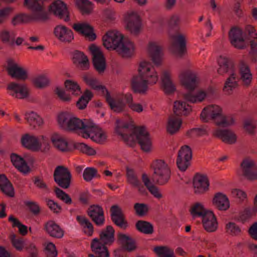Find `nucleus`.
<instances>
[{"mask_svg": "<svg viewBox=\"0 0 257 257\" xmlns=\"http://www.w3.org/2000/svg\"><path fill=\"white\" fill-rule=\"evenodd\" d=\"M118 135L128 144L132 146L137 141L144 152H149L152 143L148 132L144 127H136L132 122L118 125L116 130Z\"/></svg>", "mask_w": 257, "mask_h": 257, "instance_id": "obj_1", "label": "nucleus"}, {"mask_svg": "<svg viewBox=\"0 0 257 257\" xmlns=\"http://www.w3.org/2000/svg\"><path fill=\"white\" fill-rule=\"evenodd\" d=\"M139 74L134 76L131 81V86L136 93L144 94L148 89L149 84H155L158 80L156 70L146 61L140 63Z\"/></svg>", "mask_w": 257, "mask_h": 257, "instance_id": "obj_2", "label": "nucleus"}, {"mask_svg": "<svg viewBox=\"0 0 257 257\" xmlns=\"http://www.w3.org/2000/svg\"><path fill=\"white\" fill-rule=\"evenodd\" d=\"M102 41L106 49L115 50L123 57H130L133 54L134 44L122 33H105L102 37Z\"/></svg>", "mask_w": 257, "mask_h": 257, "instance_id": "obj_3", "label": "nucleus"}, {"mask_svg": "<svg viewBox=\"0 0 257 257\" xmlns=\"http://www.w3.org/2000/svg\"><path fill=\"white\" fill-rule=\"evenodd\" d=\"M84 81L92 89L97 91H101L103 93H106L105 99L111 109L116 112H120L124 111L126 107L125 102L130 106V104L133 102L132 94H128L121 98H112L108 93L106 89L100 84L98 81L93 77L87 76L84 77Z\"/></svg>", "mask_w": 257, "mask_h": 257, "instance_id": "obj_4", "label": "nucleus"}, {"mask_svg": "<svg viewBox=\"0 0 257 257\" xmlns=\"http://www.w3.org/2000/svg\"><path fill=\"white\" fill-rule=\"evenodd\" d=\"M180 81L184 87L189 91L184 95V99L189 103H194L202 101L206 96L203 91L192 93L198 85L199 79L196 74L189 70L181 71L179 75Z\"/></svg>", "mask_w": 257, "mask_h": 257, "instance_id": "obj_5", "label": "nucleus"}, {"mask_svg": "<svg viewBox=\"0 0 257 257\" xmlns=\"http://www.w3.org/2000/svg\"><path fill=\"white\" fill-rule=\"evenodd\" d=\"M231 44L235 48L243 49L250 46L249 52L251 61H257V33H228Z\"/></svg>", "mask_w": 257, "mask_h": 257, "instance_id": "obj_6", "label": "nucleus"}, {"mask_svg": "<svg viewBox=\"0 0 257 257\" xmlns=\"http://www.w3.org/2000/svg\"><path fill=\"white\" fill-rule=\"evenodd\" d=\"M200 118L204 122L212 120L217 125L222 127H227L235 122L232 115H223L221 108L217 105H210L205 107L200 114Z\"/></svg>", "mask_w": 257, "mask_h": 257, "instance_id": "obj_7", "label": "nucleus"}, {"mask_svg": "<svg viewBox=\"0 0 257 257\" xmlns=\"http://www.w3.org/2000/svg\"><path fill=\"white\" fill-rule=\"evenodd\" d=\"M58 121L61 126L65 130L80 131L82 136L87 129L92 131L94 129L92 127V121L85 119L83 121L67 112L60 113L58 117Z\"/></svg>", "mask_w": 257, "mask_h": 257, "instance_id": "obj_8", "label": "nucleus"}, {"mask_svg": "<svg viewBox=\"0 0 257 257\" xmlns=\"http://www.w3.org/2000/svg\"><path fill=\"white\" fill-rule=\"evenodd\" d=\"M114 230L111 226H107L106 229L101 231L100 233L99 241L95 238L91 242V246L92 251L98 257H109V253L107 247L104 244H111L114 241Z\"/></svg>", "mask_w": 257, "mask_h": 257, "instance_id": "obj_9", "label": "nucleus"}, {"mask_svg": "<svg viewBox=\"0 0 257 257\" xmlns=\"http://www.w3.org/2000/svg\"><path fill=\"white\" fill-rule=\"evenodd\" d=\"M218 64L219 67L217 71L219 74L222 75L225 73L230 74L223 88L224 91L230 93V91L237 86V82L239 80L235 73L234 64L228 58L222 56L218 59Z\"/></svg>", "mask_w": 257, "mask_h": 257, "instance_id": "obj_10", "label": "nucleus"}, {"mask_svg": "<svg viewBox=\"0 0 257 257\" xmlns=\"http://www.w3.org/2000/svg\"><path fill=\"white\" fill-rule=\"evenodd\" d=\"M191 106L186 102L180 100L176 101L174 104V115L169 117L167 126V131L171 134L177 132L182 124V120L179 117L180 115H187L191 111Z\"/></svg>", "mask_w": 257, "mask_h": 257, "instance_id": "obj_11", "label": "nucleus"}, {"mask_svg": "<svg viewBox=\"0 0 257 257\" xmlns=\"http://www.w3.org/2000/svg\"><path fill=\"white\" fill-rule=\"evenodd\" d=\"M54 146L62 152L71 151L74 149L80 150L89 155L95 154V151L87 145L82 143L68 142L64 138L58 134H54L51 137Z\"/></svg>", "mask_w": 257, "mask_h": 257, "instance_id": "obj_12", "label": "nucleus"}, {"mask_svg": "<svg viewBox=\"0 0 257 257\" xmlns=\"http://www.w3.org/2000/svg\"><path fill=\"white\" fill-rule=\"evenodd\" d=\"M194 217H202L204 229L208 232L214 231L217 227L216 218L211 211H207L200 203H196L191 209Z\"/></svg>", "mask_w": 257, "mask_h": 257, "instance_id": "obj_13", "label": "nucleus"}, {"mask_svg": "<svg viewBox=\"0 0 257 257\" xmlns=\"http://www.w3.org/2000/svg\"><path fill=\"white\" fill-rule=\"evenodd\" d=\"M21 143L24 147L35 151L42 149H43L44 151H46L49 149L50 145L47 138L43 136L37 138L28 134L22 137Z\"/></svg>", "mask_w": 257, "mask_h": 257, "instance_id": "obj_14", "label": "nucleus"}, {"mask_svg": "<svg viewBox=\"0 0 257 257\" xmlns=\"http://www.w3.org/2000/svg\"><path fill=\"white\" fill-rule=\"evenodd\" d=\"M154 170L153 181L159 185L167 182L170 177V171L167 164L163 160H157L152 164Z\"/></svg>", "mask_w": 257, "mask_h": 257, "instance_id": "obj_15", "label": "nucleus"}, {"mask_svg": "<svg viewBox=\"0 0 257 257\" xmlns=\"http://www.w3.org/2000/svg\"><path fill=\"white\" fill-rule=\"evenodd\" d=\"M125 29L130 32H140L142 30V20L137 12H127L124 16Z\"/></svg>", "mask_w": 257, "mask_h": 257, "instance_id": "obj_16", "label": "nucleus"}, {"mask_svg": "<svg viewBox=\"0 0 257 257\" xmlns=\"http://www.w3.org/2000/svg\"><path fill=\"white\" fill-rule=\"evenodd\" d=\"M71 178V173L67 168L62 166H59L55 169L54 179L60 187L63 189L69 188Z\"/></svg>", "mask_w": 257, "mask_h": 257, "instance_id": "obj_17", "label": "nucleus"}, {"mask_svg": "<svg viewBox=\"0 0 257 257\" xmlns=\"http://www.w3.org/2000/svg\"><path fill=\"white\" fill-rule=\"evenodd\" d=\"M49 19L47 13L32 14L31 15L21 14L14 17L12 21L13 25L27 23L33 20L45 22Z\"/></svg>", "mask_w": 257, "mask_h": 257, "instance_id": "obj_18", "label": "nucleus"}, {"mask_svg": "<svg viewBox=\"0 0 257 257\" xmlns=\"http://www.w3.org/2000/svg\"><path fill=\"white\" fill-rule=\"evenodd\" d=\"M171 49L173 52L182 57L186 51L187 40L185 37L181 33H176L171 39Z\"/></svg>", "mask_w": 257, "mask_h": 257, "instance_id": "obj_19", "label": "nucleus"}, {"mask_svg": "<svg viewBox=\"0 0 257 257\" xmlns=\"http://www.w3.org/2000/svg\"><path fill=\"white\" fill-rule=\"evenodd\" d=\"M49 11L56 17L65 22L70 20V14L66 5L60 0L56 1L50 5Z\"/></svg>", "mask_w": 257, "mask_h": 257, "instance_id": "obj_20", "label": "nucleus"}, {"mask_svg": "<svg viewBox=\"0 0 257 257\" xmlns=\"http://www.w3.org/2000/svg\"><path fill=\"white\" fill-rule=\"evenodd\" d=\"M192 158V151L188 146L182 147L178 152L176 163L178 168L182 171H184L189 166V161Z\"/></svg>", "mask_w": 257, "mask_h": 257, "instance_id": "obj_21", "label": "nucleus"}, {"mask_svg": "<svg viewBox=\"0 0 257 257\" xmlns=\"http://www.w3.org/2000/svg\"><path fill=\"white\" fill-rule=\"evenodd\" d=\"M87 214L97 226L102 225L105 222L104 211L98 205H90L87 211Z\"/></svg>", "mask_w": 257, "mask_h": 257, "instance_id": "obj_22", "label": "nucleus"}, {"mask_svg": "<svg viewBox=\"0 0 257 257\" xmlns=\"http://www.w3.org/2000/svg\"><path fill=\"white\" fill-rule=\"evenodd\" d=\"M240 166L243 175L247 179H257V166L252 160L245 159L242 162Z\"/></svg>", "mask_w": 257, "mask_h": 257, "instance_id": "obj_23", "label": "nucleus"}, {"mask_svg": "<svg viewBox=\"0 0 257 257\" xmlns=\"http://www.w3.org/2000/svg\"><path fill=\"white\" fill-rule=\"evenodd\" d=\"M9 93L16 98L24 99L28 96V90L26 86L23 84L16 82H11L7 88Z\"/></svg>", "mask_w": 257, "mask_h": 257, "instance_id": "obj_24", "label": "nucleus"}, {"mask_svg": "<svg viewBox=\"0 0 257 257\" xmlns=\"http://www.w3.org/2000/svg\"><path fill=\"white\" fill-rule=\"evenodd\" d=\"M93 63L95 68L99 72H103L105 69V62L104 56L100 50L95 46L90 47Z\"/></svg>", "mask_w": 257, "mask_h": 257, "instance_id": "obj_25", "label": "nucleus"}, {"mask_svg": "<svg viewBox=\"0 0 257 257\" xmlns=\"http://www.w3.org/2000/svg\"><path fill=\"white\" fill-rule=\"evenodd\" d=\"M209 183L207 177L197 174L194 177L193 186L195 193H203L208 190Z\"/></svg>", "mask_w": 257, "mask_h": 257, "instance_id": "obj_26", "label": "nucleus"}, {"mask_svg": "<svg viewBox=\"0 0 257 257\" xmlns=\"http://www.w3.org/2000/svg\"><path fill=\"white\" fill-rule=\"evenodd\" d=\"M110 211L112 221L118 226L125 228L127 226V222L124 220L121 209L117 205H113Z\"/></svg>", "mask_w": 257, "mask_h": 257, "instance_id": "obj_27", "label": "nucleus"}, {"mask_svg": "<svg viewBox=\"0 0 257 257\" xmlns=\"http://www.w3.org/2000/svg\"><path fill=\"white\" fill-rule=\"evenodd\" d=\"M92 127L94 130L87 129L86 132H84L83 137L84 138H90L92 140L98 143H102L106 139L105 135L98 127L95 124L92 122Z\"/></svg>", "mask_w": 257, "mask_h": 257, "instance_id": "obj_28", "label": "nucleus"}, {"mask_svg": "<svg viewBox=\"0 0 257 257\" xmlns=\"http://www.w3.org/2000/svg\"><path fill=\"white\" fill-rule=\"evenodd\" d=\"M8 71L9 74L13 77L25 80L27 77L26 72L11 60L8 62Z\"/></svg>", "mask_w": 257, "mask_h": 257, "instance_id": "obj_29", "label": "nucleus"}, {"mask_svg": "<svg viewBox=\"0 0 257 257\" xmlns=\"http://www.w3.org/2000/svg\"><path fill=\"white\" fill-rule=\"evenodd\" d=\"M162 47L157 43L154 42H150L149 51L153 62L157 66H159L161 64L162 54Z\"/></svg>", "mask_w": 257, "mask_h": 257, "instance_id": "obj_30", "label": "nucleus"}, {"mask_svg": "<svg viewBox=\"0 0 257 257\" xmlns=\"http://www.w3.org/2000/svg\"><path fill=\"white\" fill-rule=\"evenodd\" d=\"M214 135L224 142L230 144L234 143L236 140L235 135L228 130L217 129L214 132Z\"/></svg>", "mask_w": 257, "mask_h": 257, "instance_id": "obj_31", "label": "nucleus"}, {"mask_svg": "<svg viewBox=\"0 0 257 257\" xmlns=\"http://www.w3.org/2000/svg\"><path fill=\"white\" fill-rule=\"evenodd\" d=\"M45 229L46 232L52 237L59 238L63 236V231L53 221L47 222L45 225Z\"/></svg>", "mask_w": 257, "mask_h": 257, "instance_id": "obj_32", "label": "nucleus"}, {"mask_svg": "<svg viewBox=\"0 0 257 257\" xmlns=\"http://www.w3.org/2000/svg\"><path fill=\"white\" fill-rule=\"evenodd\" d=\"M11 161L13 165L20 171L27 173L30 171V168L25 160L21 156L15 154L11 156Z\"/></svg>", "mask_w": 257, "mask_h": 257, "instance_id": "obj_33", "label": "nucleus"}, {"mask_svg": "<svg viewBox=\"0 0 257 257\" xmlns=\"http://www.w3.org/2000/svg\"><path fill=\"white\" fill-rule=\"evenodd\" d=\"M162 87L166 93L171 94L176 90V87L171 80L168 72L163 71L161 75Z\"/></svg>", "mask_w": 257, "mask_h": 257, "instance_id": "obj_34", "label": "nucleus"}, {"mask_svg": "<svg viewBox=\"0 0 257 257\" xmlns=\"http://www.w3.org/2000/svg\"><path fill=\"white\" fill-rule=\"evenodd\" d=\"M127 177L128 182L134 187L137 188L140 193L142 194L146 193V187L138 179L133 171L127 169Z\"/></svg>", "mask_w": 257, "mask_h": 257, "instance_id": "obj_35", "label": "nucleus"}, {"mask_svg": "<svg viewBox=\"0 0 257 257\" xmlns=\"http://www.w3.org/2000/svg\"><path fill=\"white\" fill-rule=\"evenodd\" d=\"M0 189L7 195L10 197L14 196L13 185L4 174L0 175Z\"/></svg>", "mask_w": 257, "mask_h": 257, "instance_id": "obj_36", "label": "nucleus"}, {"mask_svg": "<svg viewBox=\"0 0 257 257\" xmlns=\"http://www.w3.org/2000/svg\"><path fill=\"white\" fill-rule=\"evenodd\" d=\"M74 62L83 70L88 69L89 63L87 57L82 52L76 51L73 56Z\"/></svg>", "mask_w": 257, "mask_h": 257, "instance_id": "obj_37", "label": "nucleus"}, {"mask_svg": "<svg viewBox=\"0 0 257 257\" xmlns=\"http://www.w3.org/2000/svg\"><path fill=\"white\" fill-rule=\"evenodd\" d=\"M240 79L245 85H248L251 82L252 77L248 66L243 61L239 63Z\"/></svg>", "mask_w": 257, "mask_h": 257, "instance_id": "obj_38", "label": "nucleus"}, {"mask_svg": "<svg viewBox=\"0 0 257 257\" xmlns=\"http://www.w3.org/2000/svg\"><path fill=\"white\" fill-rule=\"evenodd\" d=\"M118 238L124 250L132 251L136 248L135 240L129 236L120 233Z\"/></svg>", "mask_w": 257, "mask_h": 257, "instance_id": "obj_39", "label": "nucleus"}, {"mask_svg": "<svg viewBox=\"0 0 257 257\" xmlns=\"http://www.w3.org/2000/svg\"><path fill=\"white\" fill-rule=\"evenodd\" d=\"M142 181L149 192L157 199L162 198V195L159 189L152 184L150 178L146 174H143L142 177Z\"/></svg>", "mask_w": 257, "mask_h": 257, "instance_id": "obj_40", "label": "nucleus"}, {"mask_svg": "<svg viewBox=\"0 0 257 257\" xmlns=\"http://www.w3.org/2000/svg\"><path fill=\"white\" fill-rule=\"evenodd\" d=\"M213 203L219 210H226L229 207V203L226 196L221 193L216 194L213 199Z\"/></svg>", "mask_w": 257, "mask_h": 257, "instance_id": "obj_41", "label": "nucleus"}, {"mask_svg": "<svg viewBox=\"0 0 257 257\" xmlns=\"http://www.w3.org/2000/svg\"><path fill=\"white\" fill-rule=\"evenodd\" d=\"M76 220L83 227L85 233L91 235L93 232V226L89 220L85 216L77 215Z\"/></svg>", "mask_w": 257, "mask_h": 257, "instance_id": "obj_42", "label": "nucleus"}, {"mask_svg": "<svg viewBox=\"0 0 257 257\" xmlns=\"http://www.w3.org/2000/svg\"><path fill=\"white\" fill-rule=\"evenodd\" d=\"M25 119L30 125L35 127L37 125L40 126L43 123L42 118L33 111L27 112L25 114Z\"/></svg>", "mask_w": 257, "mask_h": 257, "instance_id": "obj_43", "label": "nucleus"}, {"mask_svg": "<svg viewBox=\"0 0 257 257\" xmlns=\"http://www.w3.org/2000/svg\"><path fill=\"white\" fill-rule=\"evenodd\" d=\"M75 4L82 14H89L92 10V3L88 0H75Z\"/></svg>", "mask_w": 257, "mask_h": 257, "instance_id": "obj_44", "label": "nucleus"}, {"mask_svg": "<svg viewBox=\"0 0 257 257\" xmlns=\"http://www.w3.org/2000/svg\"><path fill=\"white\" fill-rule=\"evenodd\" d=\"M136 226L139 231L145 234H150L154 231L153 226L146 221L139 220L136 223Z\"/></svg>", "mask_w": 257, "mask_h": 257, "instance_id": "obj_45", "label": "nucleus"}, {"mask_svg": "<svg viewBox=\"0 0 257 257\" xmlns=\"http://www.w3.org/2000/svg\"><path fill=\"white\" fill-rule=\"evenodd\" d=\"M24 5L33 11V14L46 13L43 11V8L38 0H25Z\"/></svg>", "mask_w": 257, "mask_h": 257, "instance_id": "obj_46", "label": "nucleus"}, {"mask_svg": "<svg viewBox=\"0 0 257 257\" xmlns=\"http://www.w3.org/2000/svg\"><path fill=\"white\" fill-rule=\"evenodd\" d=\"M72 28L76 32H94L93 27L86 22L74 23Z\"/></svg>", "mask_w": 257, "mask_h": 257, "instance_id": "obj_47", "label": "nucleus"}, {"mask_svg": "<svg viewBox=\"0 0 257 257\" xmlns=\"http://www.w3.org/2000/svg\"><path fill=\"white\" fill-rule=\"evenodd\" d=\"M154 251L159 257H175L173 250L166 246H157Z\"/></svg>", "mask_w": 257, "mask_h": 257, "instance_id": "obj_48", "label": "nucleus"}, {"mask_svg": "<svg viewBox=\"0 0 257 257\" xmlns=\"http://www.w3.org/2000/svg\"><path fill=\"white\" fill-rule=\"evenodd\" d=\"M65 87L67 91L74 95H78L81 93V91L78 84L70 80H66Z\"/></svg>", "mask_w": 257, "mask_h": 257, "instance_id": "obj_49", "label": "nucleus"}, {"mask_svg": "<svg viewBox=\"0 0 257 257\" xmlns=\"http://www.w3.org/2000/svg\"><path fill=\"white\" fill-rule=\"evenodd\" d=\"M92 97V93L89 90H86L81 96L77 102V106L79 109H83L86 107L87 104Z\"/></svg>", "mask_w": 257, "mask_h": 257, "instance_id": "obj_50", "label": "nucleus"}, {"mask_svg": "<svg viewBox=\"0 0 257 257\" xmlns=\"http://www.w3.org/2000/svg\"><path fill=\"white\" fill-rule=\"evenodd\" d=\"M9 221L13 223L14 227H17L19 228V232L22 235L27 234L28 230L27 227L23 224L18 219L14 217L13 216H10L9 218Z\"/></svg>", "mask_w": 257, "mask_h": 257, "instance_id": "obj_51", "label": "nucleus"}, {"mask_svg": "<svg viewBox=\"0 0 257 257\" xmlns=\"http://www.w3.org/2000/svg\"><path fill=\"white\" fill-rule=\"evenodd\" d=\"M55 192L57 197L64 201L65 203L70 204L72 203V199L70 197L60 188L56 187L55 189Z\"/></svg>", "mask_w": 257, "mask_h": 257, "instance_id": "obj_52", "label": "nucleus"}, {"mask_svg": "<svg viewBox=\"0 0 257 257\" xmlns=\"http://www.w3.org/2000/svg\"><path fill=\"white\" fill-rule=\"evenodd\" d=\"M226 231L229 234L236 235L239 233L240 229L235 223L229 222L226 225Z\"/></svg>", "mask_w": 257, "mask_h": 257, "instance_id": "obj_53", "label": "nucleus"}, {"mask_svg": "<svg viewBox=\"0 0 257 257\" xmlns=\"http://www.w3.org/2000/svg\"><path fill=\"white\" fill-rule=\"evenodd\" d=\"M25 205L29 208L30 210L35 215H37L40 212V208L39 205L34 201H26L24 202Z\"/></svg>", "mask_w": 257, "mask_h": 257, "instance_id": "obj_54", "label": "nucleus"}, {"mask_svg": "<svg viewBox=\"0 0 257 257\" xmlns=\"http://www.w3.org/2000/svg\"><path fill=\"white\" fill-rule=\"evenodd\" d=\"M96 172L97 171L94 168L87 167L83 172V179L87 182L90 181L96 175Z\"/></svg>", "mask_w": 257, "mask_h": 257, "instance_id": "obj_55", "label": "nucleus"}, {"mask_svg": "<svg viewBox=\"0 0 257 257\" xmlns=\"http://www.w3.org/2000/svg\"><path fill=\"white\" fill-rule=\"evenodd\" d=\"M15 36L11 33H0V39L7 44L13 45L15 43Z\"/></svg>", "mask_w": 257, "mask_h": 257, "instance_id": "obj_56", "label": "nucleus"}, {"mask_svg": "<svg viewBox=\"0 0 257 257\" xmlns=\"http://www.w3.org/2000/svg\"><path fill=\"white\" fill-rule=\"evenodd\" d=\"M11 242L13 246L18 250H21L24 247V242L21 238L17 237L15 234L11 236Z\"/></svg>", "mask_w": 257, "mask_h": 257, "instance_id": "obj_57", "label": "nucleus"}, {"mask_svg": "<svg viewBox=\"0 0 257 257\" xmlns=\"http://www.w3.org/2000/svg\"><path fill=\"white\" fill-rule=\"evenodd\" d=\"M180 17L176 15H172L168 21V27L170 29L177 30L180 25Z\"/></svg>", "mask_w": 257, "mask_h": 257, "instance_id": "obj_58", "label": "nucleus"}, {"mask_svg": "<svg viewBox=\"0 0 257 257\" xmlns=\"http://www.w3.org/2000/svg\"><path fill=\"white\" fill-rule=\"evenodd\" d=\"M34 183L36 186L43 191L47 192L49 191L48 185L44 181L43 179L39 177H35Z\"/></svg>", "mask_w": 257, "mask_h": 257, "instance_id": "obj_59", "label": "nucleus"}, {"mask_svg": "<svg viewBox=\"0 0 257 257\" xmlns=\"http://www.w3.org/2000/svg\"><path fill=\"white\" fill-rule=\"evenodd\" d=\"M34 82L37 87L42 88L48 84V80L45 76L40 75L34 79Z\"/></svg>", "mask_w": 257, "mask_h": 257, "instance_id": "obj_60", "label": "nucleus"}, {"mask_svg": "<svg viewBox=\"0 0 257 257\" xmlns=\"http://www.w3.org/2000/svg\"><path fill=\"white\" fill-rule=\"evenodd\" d=\"M46 253L48 257H56L57 251L53 243L50 242L47 244L46 248Z\"/></svg>", "mask_w": 257, "mask_h": 257, "instance_id": "obj_61", "label": "nucleus"}, {"mask_svg": "<svg viewBox=\"0 0 257 257\" xmlns=\"http://www.w3.org/2000/svg\"><path fill=\"white\" fill-rule=\"evenodd\" d=\"M134 208L137 213L140 215H144L148 211V206L144 203H137L135 204Z\"/></svg>", "mask_w": 257, "mask_h": 257, "instance_id": "obj_62", "label": "nucleus"}, {"mask_svg": "<svg viewBox=\"0 0 257 257\" xmlns=\"http://www.w3.org/2000/svg\"><path fill=\"white\" fill-rule=\"evenodd\" d=\"M56 37L61 41L70 42L74 39L73 33H54Z\"/></svg>", "mask_w": 257, "mask_h": 257, "instance_id": "obj_63", "label": "nucleus"}, {"mask_svg": "<svg viewBox=\"0 0 257 257\" xmlns=\"http://www.w3.org/2000/svg\"><path fill=\"white\" fill-rule=\"evenodd\" d=\"M12 11L13 9L10 8H5L0 11V24L5 21Z\"/></svg>", "mask_w": 257, "mask_h": 257, "instance_id": "obj_64", "label": "nucleus"}]
</instances>
